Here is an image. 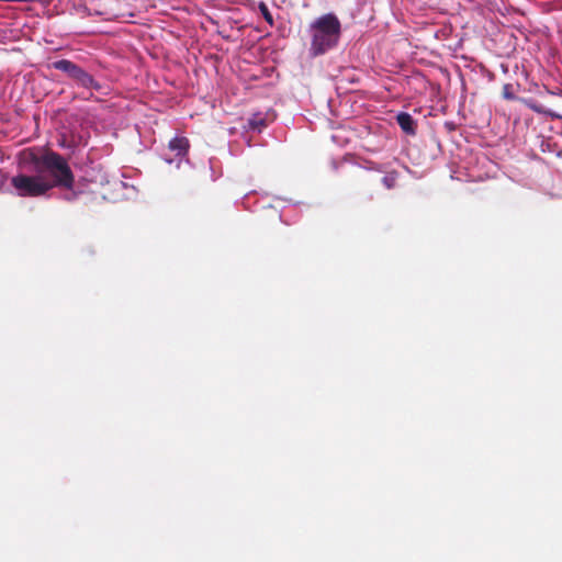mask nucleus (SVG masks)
Here are the masks:
<instances>
[{"label":"nucleus","mask_w":562,"mask_h":562,"mask_svg":"<svg viewBox=\"0 0 562 562\" xmlns=\"http://www.w3.org/2000/svg\"><path fill=\"white\" fill-rule=\"evenodd\" d=\"M168 148L173 151L177 157H183L189 151L190 143L184 136H176L170 139Z\"/></svg>","instance_id":"nucleus-5"},{"label":"nucleus","mask_w":562,"mask_h":562,"mask_svg":"<svg viewBox=\"0 0 562 562\" xmlns=\"http://www.w3.org/2000/svg\"><path fill=\"white\" fill-rule=\"evenodd\" d=\"M396 181H397V172L396 171L387 172L382 178V183L386 189H393L396 184Z\"/></svg>","instance_id":"nucleus-7"},{"label":"nucleus","mask_w":562,"mask_h":562,"mask_svg":"<svg viewBox=\"0 0 562 562\" xmlns=\"http://www.w3.org/2000/svg\"><path fill=\"white\" fill-rule=\"evenodd\" d=\"M52 67L66 74L70 79H72L78 86L82 88L94 90L101 89V85L89 72L69 59L56 60L52 63Z\"/></svg>","instance_id":"nucleus-4"},{"label":"nucleus","mask_w":562,"mask_h":562,"mask_svg":"<svg viewBox=\"0 0 562 562\" xmlns=\"http://www.w3.org/2000/svg\"><path fill=\"white\" fill-rule=\"evenodd\" d=\"M11 186L14 188L16 194L23 198L42 196L50 190L47 179L40 173L35 176H27L24 173L16 175L12 177Z\"/></svg>","instance_id":"nucleus-3"},{"label":"nucleus","mask_w":562,"mask_h":562,"mask_svg":"<svg viewBox=\"0 0 562 562\" xmlns=\"http://www.w3.org/2000/svg\"><path fill=\"white\" fill-rule=\"evenodd\" d=\"M396 122L402 131L408 135L416 134V122L409 113L401 112L396 115Z\"/></svg>","instance_id":"nucleus-6"},{"label":"nucleus","mask_w":562,"mask_h":562,"mask_svg":"<svg viewBox=\"0 0 562 562\" xmlns=\"http://www.w3.org/2000/svg\"><path fill=\"white\" fill-rule=\"evenodd\" d=\"M311 29V52L314 56L322 55L337 45L341 25L335 14L327 13L319 16L313 22Z\"/></svg>","instance_id":"nucleus-2"},{"label":"nucleus","mask_w":562,"mask_h":562,"mask_svg":"<svg viewBox=\"0 0 562 562\" xmlns=\"http://www.w3.org/2000/svg\"><path fill=\"white\" fill-rule=\"evenodd\" d=\"M529 106H530V109H532L536 112H541V110L535 104H530Z\"/></svg>","instance_id":"nucleus-10"},{"label":"nucleus","mask_w":562,"mask_h":562,"mask_svg":"<svg viewBox=\"0 0 562 562\" xmlns=\"http://www.w3.org/2000/svg\"><path fill=\"white\" fill-rule=\"evenodd\" d=\"M503 97L507 100L516 99L515 94L512 91V85H505L503 87Z\"/></svg>","instance_id":"nucleus-9"},{"label":"nucleus","mask_w":562,"mask_h":562,"mask_svg":"<svg viewBox=\"0 0 562 562\" xmlns=\"http://www.w3.org/2000/svg\"><path fill=\"white\" fill-rule=\"evenodd\" d=\"M259 11L262 14L263 19L267 23H269L271 26L273 25V18L272 14L269 11L268 5L265 2L259 3Z\"/></svg>","instance_id":"nucleus-8"},{"label":"nucleus","mask_w":562,"mask_h":562,"mask_svg":"<svg viewBox=\"0 0 562 562\" xmlns=\"http://www.w3.org/2000/svg\"><path fill=\"white\" fill-rule=\"evenodd\" d=\"M31 162L34 170L41 176H49L47 180L50 190L55 187L64 188L67 190L72 189L75 184L74 172L68 165V161L58 153L46 150L42 155L33 154Z\"/></svg>","instance_id":"nucleus-1"}]
</instances>
